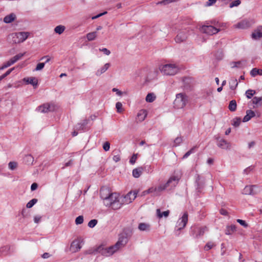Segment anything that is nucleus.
<instances>
[{"label": "nucleus", "instance_id": "f3484780", "mask_svg": "<svg viewBox=\"0 0 262 262\" xmlns=\"http://www.w3.org/2000/svg\"><path fill=\"white\" fill-rule=\"evenodd\" d=\"M252 39L257 40L262 37V26L258 27L252 33Z\"/></svg>", "mask_w": 262, "mask_h": 262}, {"label": "nucleus", "instance_id": "393cba45", "mask_svg": "<svg viewBox=\"0 0 262 262\" xmlns=\"http://www.w3.org/2000/svg\"><path fill=\"white\" fill-rule=\"evenodd\" d=\"M110 67L109 63H105L102 68L98 70L96 73L97 76H100L104 73Z\"/></svg>", "mask_w": 262, "mask_h": 262}, {"label": "nucleus", "instance_id": "aec40b11", "mask_svg": "<svg viewBox=\"0 0 262 262\" xmlns=\"http://www.w3.org/2000/svg\"><path fill=\"white\" fill-rule=\"evenodd\" d=\"M255 116V112L251 110L246 111V115L243 118V122H247Z\"/></svg>", "mask_w": 262, "mask_h": 262}, {"label": "nucleus", "instance_id": "a19ab883", "mask_svg": "<svg viewBox=\"0 0 262 262\" xmlns=\"http://www.w3.org/2000/svg\"><path fill=\"white\" fill-rule=\"evenodd\" d=\"M138 228L141 231H145L149 229V225L145 223H140Z\"/></svg>", "mask_w": 262, "mask_h": 262}, {"label": "nucleus", "instance_id": "c03bdc74", "mask_svg": "<svg viewBox=\"0 0 262 262\" xmlns=\"http://www.w3.org/2000/svg\"><path fill=\"white\" fill-rule=\"evenodd\" d=\"M116 107L117 108V112L119 113H121L123 111V109L122 108V104L120 102H118L116 103Z\"/></svg>", "mask_w": 262, "mask_h": 262}, {"label": "nucleus", "instance_id": "c756f323", "mask_svg": "<svg viewBox=\"0 0 262 262\" xmlns=\"http://www.w3.org/2000/svg\"><path fill=\"white\" fill-rule=\"evenodd\" d=\"M66 29V27L62 25H59L56 26L54 29V31L56 33L58 34H62Z\"/></svg>", "mask_w": 262, "mask_h": 262}, {"label": "nucleus", "instance_id": "72a5a7b5", "mask_svg": "<svg viewBox=\"0 0 262 262\" xmlns=\"http://www.w3.org/2000/svg\"><path fill=\"white\" fill-rule=\"evenodd\" d=\"M229 84H230V88L231 90H235L238 85V82L237 81V80L235 79H232L229 82Z\"/></svg>", "mask_w": 262, "mask_h": 262}, {"label": "nucleus", "instance_id": "f8f14e48", "mask_svg": "<svg viewBox=\"0 0 262 262\" xmlns=\"http://www.w3.org/2000/svg\"><path fill=\"white\" fill-rule=\"evenodd\" d=\"M56 109V106L52 103H45L38 107V111L41 113L52 112Z\"/></svg>", "mask_w": 262, "mask_h": 262}, {"label": "nucleus", "instance_id": "5fc2aeb1", "mask_svg": "<svg viewBox=\"0 0 262 262\" xmlns=\"http://www.w3.org/2000/svg\"><path fill=\"white\" fill-rule=\"evenodd\" d=\"M182 142V138L181 137H177L174 141L176 145H179Z\"/></svg>", "mask_w": 262, "mask_h": 262}, {"label": "nucleus", "instance_id": "f257e3e1", "mask_svg": "<svg viewBox=\"0 0 262 262\" xmlns=\"http://www.w3.org/2000/svg\"><path fill=\"white\" fill-rule=\"evenodd\" d=\"M101 198L106 207H111L113 210L120 209L122 205L121 195L117 192H112L108 188L103 187L100 190Z\"/></svg>", "mask_w": 262, "mask_h": 262}, {"label": "nucleus", "instance_id": "2eb2a0df", "mask_svg": "<svg viewBox=\"0 0 262 262\" xmlns=\"http://www.w3.org/2000/svg\"><path fill=\"white\" fill-rule=\"evenodd\" d=\"M257 188L256 185L246 186L243 190V193L245 195H254L257 193L255 188Z\"/></svg>", "mask_w": 262, "mask_h": 262}, {"label": "nucleus", "instance_id": "58836bf2", "mask_svg": "<svg viewBox=\"0 0 262 262\" xmlns=\"http://www.w3.org/2000/svg\"><path fill=\"white\" fill-rule=\"evenodd\" d=\"M37 200L36 199H32L27 204V208H30L32 207L37 203Z\"/></svg>", "mask_w": 262, "mask_h": 262}, {"label": "nucleus", "instance_id": "864d4df0", "mask_svg": "<svg viewBox=\"0 0 262 262\" xmlns=\"http://www.w3.org/2000/svg\"><path fill=\"white\" fill-rule=\"evenodd\" d=\"M237 222H238L242 226H244L245 228H247L248 226V224L244 220H241V219H237Z\"/></svg>", "mask_w": 262, "mask_h": 262}, {"label": "nucleus", "instance_id": "680f3d73", "mask_svg": "<svg viewBox=\"0 0 262 262\" xmlns=\"http://www.w3.org/2000/svg\"><path fill=\"white\" fill-rule=\"evenodd\" d=\"M112 91L113 92H116V93H117V94L119 96H121L122 94V92H121L120 91H119L118 89H116V88H113Z\"/></svg>", "mask_w": 262, "mask_h": 262}, {"label": "nucleus", "instance_id": "338daca9", "mask_svg": "<svg viewBox=\"0 0 262 262\" xmlns=\"http://www.w3.org/2000/svg\"><path fill=\"white\" fill-rule=\"evenodd\" d=\"M220 212L222 215H227L228 214V212L224 209H221Z\"/></svg>", "mask_w": 262, "mask_h": 262}, {"label": "nucleus", "instance_id": "6e6d98bb", "mask_svg": "<svg viewBox=\"0 0 262 262\" xmlns=\"http://www.w3.org/2000/svg\"><path fill=\"white\" fill-rule=\"evenodd\" d=\"M99 50L100 51L103 52V53L105 54L106 55H108L111 53L110 51L108 50V49H107L106 48L100 49Z\"/></svg>", "mask_w": 262, "mask_h": 262}, {"label": "nucleus", "instance_id": "2f4dec72", "mask_svg": "<svg viewBox=\"0 0 262 262\" xmlns=\"http://www.w3.org/2000/svg\"><path fill=\"white\" fill-rule=\"evenodd\" d=\"M251 75L252 76H255L257 75H262V70L257 68H253L251 71Z\"/></svg>", "mask_w": 262, "mask_h": 262}, {"label": "nucleus", "instance_id": "3c124183", "mask_svg": "<svg viewBox=\"0 0 262 262\" xmlns=\"http://www.w3.org/2000/svg\"><path fill=\"white\" fill-rule=\"evenodd\" d=\"M45 63L40 62L38 63L35 68V71H39L42 70L45 67Z\"/></svg>", "mask_w": 262, "mask_h": 262}, {"label": "nucleus", "instance_id": "052dcab7", "mask_svg": "<svg viewBox=\"0 0 262 262\" xmlns=\"http://www.w3.org/2000/svg\"><path fill=\"white\" fill-rule=\"evenodd\" d=\"M113 159L115 162H117L120 160V156L119 155H115L113 156Z\"/></svg>", "mask_w": 262, "mask_h": 262}, {"label": "nucleus", "instance_id": "13d9d810", "mask_svg": "<svg viewBox=\"0 0 262 262\" xmlns=\"http://www.w3.org/2000/svg\"><path fill=\"white\" fill-rule=\"evenodd\" d=\"M38 184L36 183H33L31 186V189L32 191H34L37 189Z\"/></svg>", "mask_w": 262, "mask_h": 262}, {"label": "nucleus", "instance_id": "dca6fc26", "mask_svg": "<svg viewBox=\"0 0 262 262\" xmlns=\"http://www.w3.org/2000/svg\"><path fill=\"white\" fill-rule=\"evenodd\" d=\"M179 180L180 178L178 176H173L171 177L167 181V183L164 184L166 188L169 186L175 187L178 183Z\"/></svg>", "mask_w": 262, "mask_h": 262}, {"label": "nucleus", "instance_id": "20e7f679", "mask_svg": "<svg viewBox=\"0 0 262 262\" xmlns=\"http://www.w3.org/2000/svg\"><path fill=\"white\" fill-rule=\"evenodd\" d=\"M116 252H117V251L113 246L109 247H105L104 245H101L95 248L93 251L90 252L89 253L96 254L97 253H99L103 256H110L112 255Z\"/></svg>", "mask_w": 262, "mask_h": 262}, {"label": "nucleus", "instance_id": "1a4fd4ad", "mask_svg": "<svg viewBox=\"0 0 262 262\" xmlns=\"http://www.w3.org/2000/svg\"><path fill=\"white\" fill-rule=\"evenodd\" d=\"M127 242L128 239L125 235H120L118 242L113 245V247L117 251L118 250L123 247L127 244Z\"/></svg>", "mask_w": 262, "mask_h": 262}, {"label": "nucleus", "instance_id": "5701e85b", "mask_svg": "<svg viewBox=\"0 0 262 262\" xmlns=\"http://www.w3.org/2000/svg\"><path fill=\"white\" fill-rule=\"evenodd\" d=\"M236 227L234 225L227 226L225 230V234L226 235H231L236 231Z\"/></svg>", "mask_w": 262, "mask_h": 262}, {"label": "nucleus", "instance_id": "a878e982", "mask_svg": "<svg viewBox=\"0 0 262 262\" xmlns=\"http://www.w3.org/2000/svg\"><path fill=\"white\" fill-rule=\"evenodd\" d=\"M16 15L13 13H11L4 17V21L7 24L10 23L14 21Z\"/></svg>", "mask_w": 262, "mask_h": 262}, {"label": "nucleus", "instance_id": "bf43d9fd", "mask_svg": "<svg viewBox=\"0 0 262 262\" xmlns=\"http://www.w3.org/2000/svg\"><path fill=\"white\" fill-rule=\"evenodd\" d=\"M240 64H241V62L240 61L233 62L231 63V67L232 68L238 67Z\"/></svg>", "mask_w": 262, "mask_h": 262}, {"label": "nucleus", "instance_id": "69168bd1", "mask_svg": "<svg viewBox=\"0 0 262 262\" xmlns=\"http://www.w3.org/2000/svg\"><path fill=\"white\" fill-rule=\"evenodd\" d=\"M13 70H14V68L10 69L5 74H4V75H5V77H7L8 75H9L11 73V72Z\"/></svg>", "mask_w": 262, "mask_h": 262}, {"label": "nucleus", "instance_id": "8fccbe9b", "mask_svg": "<svg viewBox=\"0 0 262 262\" xmlns=\"http://www.w3.org/2000/svg\"><path fill=\"white\" fill-rule=\"evenodd\" d=\"M137 154H134L132 157H131V158L130 159V160H129V163L133 165L135 163H136V161L137 160Z\"/></svg>", "mask_w": 262, "mask_h": 262}, {"label": "nucleus", "instance_id": "ddd939ff", "mask_svg": "<svg viewBox=\"0 0 262 262\" xmlns=\"http://www.w3.org/2000/svg\"><path fill=\"white\" fill-rule=\"evenodd\" d=\"M208 230L206 226L194 227L192 230V235L196 238L204 235L205 232Z\"/></svg>", "mask_w": 262, "mask_h": 262}, {"label": "nucleus", "instance_id": "4be33fe9", "mask_svg": "<svg viewBox=\"0 0 262 262\" xmlns=\"http://www.w3.org/2000/svg\"><path fill=\"white\" fill-rule=\"evenodd\" d=\"M217 145L219 147L222 149H228L230 147V144L227 141L224 139H221L218 142Z\"/></svg>", "mask_w": 262, "mask_h": 262}, {"label": "nucleus", "instance_id": "603ef678", "mask_svg": "<svg viewBox=\"0 0 262 262\" xmlns=\"http://www.w3.org/2000/svg\"><path fill=\"white\" fill-rule=\"evenodd\" d=\"M103 148L105 151L109 150L110 148V143L108 142H105L103 145Z\"/></svg>", "mask_w": 262, "mask_h": 262}, {"label": "nucleus", "instance_id": "0e129e2a", "mask_svg": "<svg viewBox=\"0 0 262 262\" xmlns=\"http://www.w3.org/2000/svg\"><path fill=\"white\" fill-rule=\"evenodd\" d=\"M106 13H107V12H106V11H105V12H103V13H100V14H98V15H96V16H93V17H92V19H94L97 18H98V17H99L101 16H102L103 15L105 14H106Z\"/></svg>", "mask_w": 262, "mask_h": 262}, {"label": "nucleus", "instance_id": "423d86ee", "mask_svg": "<svg viewBox=\"0 0 262 262\" xmlns=\"http://www.w3.org/2000/svg\"><path fill=\"white\" fill-rule=\"evenodd\" d=\"M166 188L164 184L160 185L157 187H151L142 192V195H145L147 194L152 193L153 195L157 196L160 195L161 192L164 190Z\"/></svg>", "mask_w": 262, "mask_h": 262}, {"label": "nucleus", "instance_id": "0eeeda50", "mask_svg": "<svg viewBox=\"0 0 262 262\" xmlns=\"http://www.w3.org/2000/svg\"><path fill=\"white\" fill-rule=\"evenodd\" d=\"M137 195V192L136 191H130L126 195L123 196L121 195L122 205L128 204L134 201L136 198Z\"/></svg>", "mask_w": 262, "mask_h": 262}, {"label": "nucleus", "instance_id": "4d7b16f0", "mask_svg": "<svg viewBox=\"0 0 262 262\" xmlns=\"http://www.w3.org/2000/svg\"><path fill=\"white\" fill-rule=\"evenodd\" d=\"M41 217L40 216H35L34 217V221L35 223H38L41 220Z\"/></svg>", "mask_w": 262, "mask_h": 262}, {"label": "nucleus", "instance_id": "4c0bfd02", "mask_svg": "<svg viewBox=\"0 0 262 262\" xmlns=\"http://www.w3.org/2000/svg\"><path fill=\"white\" fill-rule=\"evenodd\" d=\"M196 146H194L191 148L189 150H188L183 157V159H186L188 158L191 154L194 152L195 149L196 148Z\"/></svg>", "mask_w": 262, "mask_h": 262}, {"label": "nucleus", "instance_id": "e2e57ef3", "mask_svg": "<svg viewBox=\"0 0 262 262\" xmlns=\"http://www.w3.org/2000/svg\"><path fill=\"white\" fill-rule=\"evenodd\" d=\"M44 59H46L45 63L48 62L50 60V59H51L50 57L49 56H45L41 57L40 58V60H43Z\"/></svg>", "mask_w": 262, "mask_h": 262}, {"label": "nucleus", "instance_id": "bb28decb", "mask_svg": "<svg viewBox=\"0 0 262 262\" xmlns=\"http://www.w3.org/2000/svg\"><path fill=\"white\" fill-rule=\"evenodd\" d=\"M169 212H170L169 210H167V211H165L163 212H161L160 209H157L156 210V213H157V216L160 219L162 218L163 216H164L165 217H167L169 215Z\"/></svg>", "mask_w": 262, "mask_h": 262}, {"label": "nucleus", "instance_id": "b1692460", "mask_svg": "<svg viewBox=\"0 0 262 262\" xmlns=\"http://www.w3.org/2000/svg\"><path fill=\"white\" fill-rule=\"evenodd\" d=\"M143 169L141 167H139L134 169L133 170V176L136 178H138L140 177L143 172Z\"/></svg>", "mask_w": 262, "mask_h": 262}, {"label": "nucleus", "instance_id": "6e6552de", "mask_svg": "<svg viewBox=\"0 0 262 262\" xmlns=\"http://www.w3.org/2000/svg\"><path fill=\"white\" fill-rule=\"evenodd\" d=\"M200 31L210 35L217 33L220 30L211 25H204L200 28Z\"/></svg>", "mask_w": 262, "mask_h": 262}, {"label": "nucleus", "instance_id": "9d476101", "mask_svg": "<svg viewBox=\"0 0 262 262\" xmlns=\"http://www.w3.org/2000/svg\"><path fill=\"white\" fill-rule=\"evenodd\" d=\"M254 21L253 19H243L241 21L234 25L235 28L238 29H246L251 26Z\"/></svg>", "mask_w": 262, "mask_h": 262}, {"label": "nucleus", "instance_id": "412c9836", "mask_svg": "<svg viewBox=\"0 0 262 262\" xmlns=\"http://www.w3.org/2000/svg\"><path fill=\"white\" fill-rule=\"evenodd\" d=\"M23 80L27 84H31L33 86H36L38 84V80L35 77L24 78Z\"/></svg>", "mask_w": 262, "mask_h": 262}, {"label": "nucleus", "instance_id": "a18cd8bd", "mask_svg": "<svg viewBox=\"0 0 262 262\" xmlns=\"http://www.w3.org/2000/svg\"><path fill=\"white\" fill-rule=\"evenodd\" d=\"M241 3V2L240 0H235L233 1L230 4V8H233L234 7H237L239 6Z\"/></svg>", "mask_w": 262, "mask_h": 262}, {"label": "nucleus", "instance_id": "9b49d317", "mask_svg": "<svg viewBox=\"0 0 262 262\" xmlns=\"http://www.w3.org/2000/svg\"><path fill=\"white\" fill-rule=\"evenodd\" d=\"M188 215L187 212L183 214L181 218L179 219L177 223L176 228L178 230L184 228L188 222Z\"/></svg>", "mask_w": 262, "mask_h": 262}, {"label": "nucleus", "instance_id": "a211bd4d", "mask_svg": "<svg viewBox=\"0 0 262 262\" xmlns=\"http://www.w3.org/2000/svg\"><path fill=\"white\" fill-rule=\"evenodd\" d=\"M81 246L79 241L75 240L71 243L70 250L72 252H76L78 251L81 249Z\"/></svg>", "mask_w": 262, "mask_h": 262}, {"label": "nucleus", "instance_id": "f03ea898", "mask_svg": "<svg viewBox=\"0 0 262 262\" xmlns=\"http://www.w3.org/2000/svg\"><path fill=\"white\" fill-rule=\"evenodd\" d=\"M159 70L164 75L172 76L179 72L180 68L177 64L168 63L160 66Z\"/></svg>", "mask_w": 262, "mask_h": 262}, {"label": "nucleus", "instance_id": "e433bc0d", "mask_svg": "<svg viewBox=\"0 0 262 262\" xmlns=\"http://www.w3.org/2000/svg\"><path fill=\"white\" fill-rule=\"evenodd\" d=\"M196 146H194L191 148L189 150H188L183 157V159H186L188 158L191 154L194 152L195 149L196 148Z\"/></svg>", "mask_w": 262, "mask_h": 262}, {"label": "nucleus", "instance_id": "79ce46f5", "mask_svg": "<svg viewBox=\"0 0 262 262\" xmlns=\"http://www.w3.org/2000/svg\"><path fill=\"white\" fill-rule=\"evenodd\" d=\"M215 246V245L213 242H209L206 244V245L204 247V249L205 250L208 251L212 248Z\"/></svg>", "mask_w": 262, "mask_h": 262}, {"label": "nucleus", "instance_id": "49530a36", "mask_svg": "<svg viewBox=\"0 0 262 262\" xmlns=\"http://www.w3.org/2000/svg\"><path fill=\"white\" fill-rule=\"evenodd\" d=\"M83 222V217L82 215H79L76 217L75 220V223L76 225L82 224Z\"/></svg>", "mask_w": 262, "mask_h": 262}, {"label": "nucleus", "instance_id": "c9c22d12", "mask_svg": "<svg viewBox=\"0 0 262 262\" xmlns=\"http://www.w3.org/2000/svg\"><path fill=\"white\" fill-rule=\"evenodd\" d=\"M23 56L24 54H18L13 57L10 60L11 61V63H13L14 64L17 61L19 60Z\"/></svg>", "mask_w": 262, "mask_h": 262}, {"label": "nucleus", "instance_id": "f704fd0d", "mask_svg": "<svg viewBox=\"0 0 262 262\" xmlns=\"http://www.w3.org/2000/svg\"><path fill=\"white\" fill-rule=\"evenodd\" d=\"M156 99V96L154 94L149 93L146 97V101L148 102H152Z\"/></svg>", "mask_w": 262, "mask_h": 262}, {"label": "nucleus", "instance_id": "de8ad7c7", "mask_svg": "<svg viewBox=\"0 0 262 262\" xmlns=\"http://www.w3.org/2000/svg\"><path fill=\"white\" fill-rule=\"evenodd\" d=\"M98 221L96 219L91 220L88 223V226L90 228L94 227L97 224Z\"/></svg>", "mask_w": 262, "mask_h": 262}, {"label": "nucleus", "instance_id": "7c9ffc66", "mask_svg": "<svg viewBox=\"0 0 262 262\" xmlns=\"http://www.w3.org/2000/svg\"><path fill=\"white\" fill-rule=\"evenodd\" d=\"M237 104L235 100H231L229 104L228 108L231 112H234L236 110Z\"/></svg>", "mask_w": 262, "mask_h": 262}, {"label": "nucleus", "instance_id": "774afa93", "mask_svg": "<svg viewBox=\"0 0 262 262\" xmlns=\"http://www.w3.org/2000/svg\"><path fill=\"white\" fill-rule=\"evenodd\" d=\"M50 256V255L49 253H44L42 255V257L43 258H49V257Z\"/></svg>", "mask_w": 262, "mask_h": 262}, {"label": "nucleus", "instance_id": "ea45409f", "mask_svg": "<svg viewBox=\"0 0 262 262\" xmlns=\"http://www.w3.org/2000/svg\"><path fill=\"white\" fill-rule=\"evenodd\" d=\"M255 94V91L248 90L246 92V95L247 98L250 99Z\"/></svg>", "mask_w": 262, "mask_h": 262}, {"label": "nucleus", "instance_id": "37998d69", "mask_svg": "<svg viewBox=\"0 0 262 262\" xmlns=\"http://www.w3.org/2000/svg\"><path fill=\"white\" fill-rule=\"evenodd\" d=\"M241 123V119L239 117H236L233 120L232 125L235 127H238Z\"/></svg>", "mask_w": 262, "mask_h": 262}, {"label": "nucleus", "instance_id": "7ed1b4c3", "mask_svg": "<svg viewBox=\"0 0 262 262\" xmlns=\"http://www.w3.org/2000/svg\"><path fill=\"white\" fill-rule=\"evenodd\" d=\"M188 102V97L183 93H180L176 95V97L173 102L174 108L177 109L183 108Z\"/></svg>", "mask_w": 262, "mask_h": 262}, {"label": "nucleus", "instance_id": "09e8293b", "mask_svg": "<svg viewBox=\"0 0 262 262\" xmlns=\"http://www.w3.org/2000/svg\"><path fill=\"white\" fill-rule=\"evenodd\" d=\"M8 166L11 170H14L17 167V163L16 162H10L8 164Z\"/></svg>", "mask_w": 262, "mask_h": 262}, {"label": "nucleus", "instance_id": "39448f33", "mask_svg": "<svg viewBox=\"0 0 262 262\" xmlns=\"http://www.w3.org/2000/svg\"><path fill=\"white\" fill-rule=\"evenodd\" d=\"M30 33L28 32H19L10 34L12 41L14 43H20L25 41L29 37Z\"/></svg>", "mask_w": 262, "mask_h": 262}, {"label": "nucleus", "instance_id": "6ab92c4d", "mask_svg": "<svg viewBox=\"0 0 262 262\" xmlns=\"http://www.w3.org/2000/svg\"><path fill=\"white\" fill-rule=\"evenodd\" d=\"M147 115V112L145 110H141L137 114L136 120L139 122H142L145 120Z\"/></svg>", "mask_w": 262, "mask_h": 262}, {"label": "nucleus", "instance_id": "4468645a", "mask_svg": "<svg viewBox=\"0 0 262 262\" xmlns=\"http://www.w3.org/2000/svg\"><path fill=\"white\" fill-rule=\"evenodd\" d=\"M188 36V30L185 29L179 32L175 38V40L178 43H181L185 41Z\"/></svg>", "mask_w": 262, "mask_h": 262}, {"label": "nucleus", "instance_id": "473e14b6", "mask_svg": "<svg viewBox=\"0 0 262 262\" xmlns=\"http://www.w3.org/2000/svg\"><path fill=\"white\" fill-rule=\"evenodd\" d=\"M252 103L256 105H262V97H254L252 100Z\"/></svg>", "mask_w": 262, "mask_h": 262}, {"label": "nucleus", "instance_id": "c85d7f7f", "mask_svg": "<svg viewBox=\"0 0 262 262\" xmlns=\"http://www.w3.org/2000/svg\"><path fill=\"white\" fill-rule=\"evenodd\" d=\"M24 161L27 164H32L34 158L31 155H26L24 158Z\"/></svg>", "mask_w": 262, "mask_h": 262}, {"label": "nucleus", "instance_id": "cd10ccee", "mask_svg": "<svg viewBox=\"0 0 262 262\" xmlns=\"http://www.w3.org/2000/svg\"><path fill=\"white\" fill-rule=\"evenodd\" d=\"M97 36V31L89 33L86 34V38L89 41H93L96 39Z\"/></svg>", "mask_w": 262, "mask_h": 262}]
</instances>
